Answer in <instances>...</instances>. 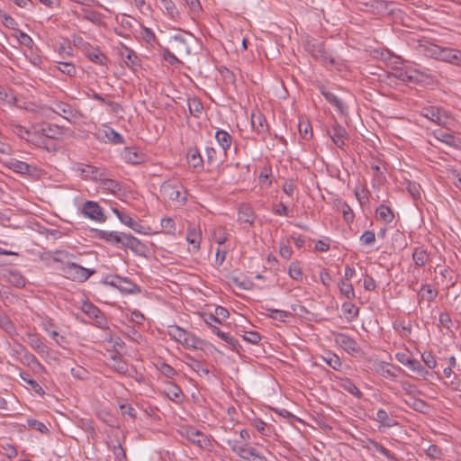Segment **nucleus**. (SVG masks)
<instances>
[{"mask_svg": "<svg viewBox=\"0 0 461 461\" xmlns=\"http://www.w3.org/2000/svg\"><path fill=\"white\" fill-rule=\"evenodd\" d=\"M98 237L120 248L130 249L137 254H142L145 249V246L138 239L124 232L99 230Z\"/></svg>", "mask_w": 461, "mask_h": 461, "instance_id": "obj_1", "label": "nucleus"}, {"mask_svg": "<svg viewBox=\"0 0 461 461\" xmlns=\"http://www.w3.org/2000/svg\"><path fill=\"white\" fill-rule=\"evenodd\" d=\"M425 54L435 59L446 61L455 65L461 64V50L450 48H443L436 44L429 43L424 46Z\"/></svg>", "mask_w": 461, "mask_h": 461, "instance_id": "obj_2", "label": "nucleus"}, {"mask_svg": "<svg viewBox=\"0 0 461 461\" xmlns=\"http://www.w3.org/2000/svg\"><path fill=\"white\" fill-rule=\"evenodd\" d=\"M203 106L202 103L196 98H190L186 93H180V95H175V113L186 114L188 110L189 113L197 117L203 111Z\"/></svg>", "mask_w": 461, "mask_h": 461, "instance_id": "obj_3", "label": "nucleus"}, {"mask_svg": "<svg viewBox=\"0 0 461 461\" xmlns=\"http://www.w3.org/2000/svg\"><path fill=\"white\" fill-rule=\"evenodd\" d=\"M175 33V64L182 63L179 58H185L191 53V45L194 42L192 33L183 30H176Z\"/></svg>", "mask_w": 461, "mask_h": 461, "instance_id": "obj_4", "label": "nucleus"}, {"mask_svg": "<svg viewBox=\"0 0 461 461\" xmlns=\"http://www.w3.org/2000/svg\"><path fill=\"white\" fill-rule=\"evenodd\" d=\"M59 269L65 277L78 283L86 282L96 272L95 269L84 267L73 261L61 266Z\"/></svg>", "mask_w": 461, "mask_h": 461, "instance_id": "obj_5", "label": "nucleus"}, {"mask_svg": "<svg viewBox=\"0 0 461 461\" xmlns=\"http://www.w3.org/2000/svg\"><path fill=\"white\" fill-rule=\"evenodd\" d=\"M175 430L183 438H186L188 441L193 444L198 446L201 448H206L210 446V440L203 432L194 428L185 425V424H176L175 422Z\"/></svg>", "mask_w": 461, "mask_h": 461, "instance_id": "obj_6", "label": "nucleus"}, {"mask_svg": "<svg viewBox=\"0 0 461 461\" xmlns=\"http://www.w3.org/2000/svg\"><path fill=\"white\" fill-rule=\"evenodd\" d=\"M335 342L353 357H359L363 353L358 343L347 334L338 333L335 335Z\"/></svg>", "mask_w": 461, "mask_h": 461, "instance_id": "obj_7", "label": "nucleus"}, {"mask_svg": "<svg viewBox=\"0 0 461 461\" xmlns=\"http://www.w3.org/2000/svg\"><path fill=\"white\" fill-rule=\"evenodd\" d=\"M420 113L422 116L440 126L446 125L449 119L447 111L438 106H426L422 108Z\"/></svg>", "mask_w": 461, "mask_h": 461, "instance_id": "obj_8", "label": "nucleus"}, {"mask_svg": "<svg viewBox=\"0 0 461 461\" xmlns=\"http://www.w3.org/2000/svg\"><path fill=\"white\" fill-rule=\"evenodd\" d=\"M104 284L118 288L126 294H132L136 291L137 285L126 277L119 276H108L104 279Z\"/></svg>", "mask_w": 461, "mask_h": 461, "instance_id": "obj_9", "label": "nucleus"}, {"mask_svg": "<svg viewBox=\"0 0 461 461\" xmlns=\"http://www.w3.org/2000/svg\"><path fill=\"white\" fill-rule=\"evenodd\" d=\"M175 341H177L185 348H197L200 340L185 330L175 324Z\"/></svg>", "mask_w": 461, "mask_h": 461, "instance_id": "obj_10", "label": "nucleus"}, {"mask_svg": "<svg viewBox=\"0 0 461 461\" xmlns=\"http://www.w3.org/2000/svg\"><path fill=\"white\" fill-rule=\"evenodd\" d=\"M327 133L331 138L333 143L342 149L345 145V140L348 138L346 129L341 126L337 121L327 128Z\"/></svg>", "mask_w": 461, "mask_h": 461, "instance_id": "obj_11", "label": "nucleus"}, {"mask_svg": "<svg viewBox=\"0 0 461 461\" xmlns=\"http://www.w3.org/2000/svg\"><path fill=\"white\" fill-rule=\"evenodd\" d=\"M82 212L91 220L102 222L105 221L103 209L98 203L87 201L83 204Z\"/></svg>", "mask_w": 461, "mask_h": 461, "instance_id": "obj_12", "label": "nucleus"}, {"mask_svg": "<svg viewBox=\"0 0 461 461\" xmlns=\"http://www.w3.org/2000/svg\"><path fill=\"white\" fill-rule=\"evenodd\" d=\"M5 166L15 173L21 175L32 176L36 170V167L14 158H8V160L5 162Z\"/></svg>", "mask_w": 461, "mask_h": 461, "instance_id": "obj_13", "label": "nucleus"}, {"mask_svg": "<svg viewBox=\"0 0 461 461\" xmlns=\"http://www.w3.org/2000/svg\"><path fill=\"white\" fill-rule=\"evenodd\" d=\"M375 371L384 378L395 380L398 374L402 371V369L398 366L391 365L386 362H380L377 364Z\"/></svg>", "mask_w": 461, "mask_h": 461, "instance_id": "obj_14", "label": "nucleus"}, {"mask_svg": "<svg viewBox=\"0 0 461 461\" xmlns=\"http://www.w3.org/2000/svg\"><path fill=\"white\" fill-rule=\"evenodd\" d=\"M77 171L80 172L82 177L91 178L95 181H99L102 176H104V171L97 167L92 165L81 164L77 167Z\"/></svg>", "mask_w": 461, "mask_h": 461, "instance_id": "obj_15", "label": "nucleus"}, {"mask_svg": "<svg viewBox=\"0 0 461 461\" xmlns=\"http://www.w3.org/2000/svg\"><path fill=\"white\" fill-rule=\"evenodd\" d=\"M185 158L189 167H193L197 172L203 170V158L196 147L188 149Z\"/></svg>", "mask_w": 461, "mask_h": 461, "instance_id": "obj_16", "label": "nucleus"}, {"mask_svg": "<svg viewBox=\"0 0 461 461\" xmlns=\"http://www.w3.org/2000/svg\"><path fill=\"white\" fill-rule=\"evenodd\" d=\"M97 139L109 141L113 144H122L124 142L122 136L111 127H104L96 133Z\"/></svg>", "mask_w": 461, "mask_h": 461, "instance_id": "obj_17", "label": "nucleus"}, {"mask_svg": "<svg viewBox=\"0 0 461 461\" xmlns=\"http://www.w3.org/2000/svg\"><path fill=\"white\" fill-rule=\"evenodd\" d=\"M252 129L258 134H266L268 131V124L262 113L259 111L251 113Z\"/></svg>", "mask_w": 461, "mask_h": 461, "instance_id": "obj_18", "label": "nucleus"}, {"mask_svg": "<svg viewBox=\"0 0 461 461\" xmlns=\"http://www.w3.org/2000/svg\"><path fill=\"white\" fill-rule=\"evenodd\" d=\"M27 343L40 355L49 354V348L43 342L42 338L38 334L27 332Z\"/></svg>", "mask_w": 461, "mask_h": 461, "instance_id": "obj_19", "label": "nucleus"}, {"mask_svg": "<svg viewBox=\"0 0 461 461\" xmlns=\"http://www.w3.org/2000/svg\"><path fill=\"white\" fill-rule=\"evenodd\" d=\"M120 54L125 64L133 70L139 67V58L134 50L122 45Z\"/></svg>", "mask_w": 461, "mask_h": 461, "instance_id": "obj_20", "label": "nucleus"}, {"mask_svg": "<svg viewBox=\"0 0 461 461\" xmlns=\"http://www.w3.org/2000/svg\"><path fill=\"white\" fill-rule=\"evenodd\" d=\"M185 240L191 246V248L188 249L190 252L194 253L199 250L202 240L200 230H197L195 228H189Z\"/></svg>", "mask_w": 461, "mask_h": 461, "instance_id": "obj_21", "label": "nucleus"}, {"mask_svg": "<svg viewBox=\"0 0 461 461\" xmlns=\"http://www.w3.org/2000/svg\"><path fill=\"white\" fill-rule=\"evenodd\" d=\"M113 211L117 215L122 223L127 225L137 232H142L140 230L142 228L141 225L137 221L132 219L128 213L121 212L117 208H113Z\"/></svg>", "mask_w": 461, "mask_h": 461, "instance_id": "obj_22", "label": "nucleus"}, {"mask_svg": "<svg viewBox=\"0 0 461 461\" xmlns=\"http://www.w3.org/2000/svg\"><path fill=\"white\" fill-rule=\"evenodd\" d=\"M231 450L235 452L240 458L249 460L251 455H255V447L247 445L240 446L237 442L228 441Z\"/></svg>", "mask_w": 461, "mask_h": 461, "instance_id": "obj_23", "label": "nucleus"}, {"mask_svg": "<svg viewBox=\"0 0 461 461\" xmlns=\"http://www.w3.org/2000/svg\"><path fill=\"white\" fill-rule=\"evenodd\" d=\"M321 95L325 97V99L331 104L333 105L334 107H336V109L341 113H346V106L344 105L343 102L338 98L333 93L330 92V91H327L325 90L324 88L321 89Z\"/></svg>", "mask_w": 461, "mask_h": 461, "instance_id": "obj_24", "label": "nucleus"}, {"mask_svg": "<svg viewBox=\"0 0 461 461\" xmlns=\"http://www.w3.org/2000/svg\"><path fill=\"white\" fill-rule=\"evenodd\" d=\"M52 111L63 118L69 120L74 116V111L70 104L63 102H59L55 104V107Z\"/></svg>", "mask_w": 461, "mask_h": 461, "instance_id": "obj_25", "label": "nucleus"}, {"mask_svg": "<svg viewBox=\"0 0 461 461\" xmlns=\"http://www.w3.org/2000/svg\"><path fill=\"white\" fill-rule=\"evenodd\" d=\"M215 139L224 151L230 149L232 138L228 131L224 130H218L215 133Z\"/></svg>", "mask_w": 461, "mask_h": 461, "instance_id": "obj_26", "label": "nucleus"}, {"mask_svg": "<svg viewBox=\"0 0 461 461\" xmlns=\"http://www.w3.org/2000/svg\"><path fill=\"white\" fill-rule=\"evenodd\" d=\"M0 327L10 336L16 335V328L10 318L0 311Z\"/></svg>", "mask_w": 461, "mask_h": 461, "instance_id": "obj_27", "label": "nucleus"}, {"mask_svg": "<svg viewBox=\"0 0 461 461\" xmlns=\"http://www.w3.org/2000/svg\"><path fill=\"white\" fill-rule=\"evenodd\" d=\"M404 402L411 409H413L414 411H419V412L424 413L427 411V410L429 408V405L425 401H423L421 399L415 398L413 396H410L408 399H405Z\"/></svg>", "mask_w": 461, "mask_h": 461, "instance_id": "obj_28", "label": "nucleus"}, {"mask_svg": "<svg viewBox=\"0 0 461 461\" xmlns=\"http://www.w3.org/2000/svg\"><path fill=\"white\" fill-rule=\"evenodd\" d=\"M375 212L377 218L386 223L392 222L394 218L392 209L384 204H381Z\"/></svg>", "mask_w": 461, "mask_h": 461, "instance_id": "obj_29", "label": "nucleus"}, {"mask_svg": "<svg viewBox=\"0 0 461 461\" xmlns=\"http://www.w3.org/2000/svg\"><path fill=\"white\" fill-rule=\"evenodd\" d=\"M340 386L343 390L356 396L358 399H361L363 397L362 392L349 378L343 379L340 383Z\"/></svg>", "mask_w": 461, "mask_h": 461, "instance_id": "obj_30", "label": "nucleus"}, {"mask_svg": "<svg viewBox=\"0 0 461 461\" xmlns=\"http://www.w3.org/2000/svg\"><path fill=\"white\" fill-rule=\"evenodd\" d=\"M438 295V291L430 285H423L419 292L420 300H426L428 302H432Z\"/></svg>", "mask_w": 461, "mask_h": 461, "instance_id": "obj_31", "label": "nucleus"}, {"mask_svg": "<svg viewBox=\"0 0 461 461\" xmlns=\"http://www.w3.org/2000/svg\"><path fill=\"white\" fill-rule=\"evenodd\" d=\"M18 347H19V350H17V352L23 354V360L22 361H23V363L24 365H27V366H30V365L41 366V364H40L39 360L37 359V357L32 353L28 351V349L23 345L19 344Z\"/></svg>", "mask_w": 461, "mask_h": 461, "instance_id": "obj_32", "label": "nucleus"}, {"mask_svg": "<svg viewBox=\"0 0 461 461\" xmlns=\"http://www.w3.org/2000/svg\"><path fill=\"white\" fill-rule=\"evenodd\" d=\"M156 366L162 375L164 382L170 384L171 382L169 381V379L173 377V367L162 360H158V363L156 364Z\"/></svg>", "mask_w": 461, "mask_h": 461, "instance_id": "obj_33", "label": "nucleus"}, {"mask_svg": "<svg viewBox=\"0 0 461 461\" xmlns=\"http://www.w3.org/2000/svg\"><path fill=\"white\" fill-rule=\"evenodd\" d=\"M122 156L127 162L131 164H138L142 160V154L131 148H125Z\"/></svg>", "mask_w": 461, "mask_h": 461, "instance_id": "obj_34", "label": "nucleus"}, {"mask_svg": "<svg viewBox=\"0 0 461 461\" xmlns=\"http://www.w3.org/2000/svg\"><path fill=\"white\" fill-rule=\"evenodd\" d=\"M412 259L417 267H423L429 260V254L426 250L416 248L412 253Z\"/></svg>", "mask_w": 461, "mask_h": 461, "instance_id": "obj_35", "label": "nucleus"}, {"mask_svg": "<svg viewBox=\"0 0 461 461\" xmlns=\"http://www.w3.org/2000/svg\"><path fill=\"white\" fill-rule=\"evenodd\" d=\"M323 361L334 370H339L342 363L340 358L334 353L328 352L322 356Z\"/></svg>", "mask_w": 461, "mask_h": 461, "instance_id": "obj_36", "label": "nucleus"}, {"mask_svg": "<svg viewBox=\"0 0 461 461\" xmlns=\"http://www.w3.org/2000/svg\"><path fill=\"white\" fill-rule=\"evenodd\" d=\"M407 367L412 372L416 373L418 375L423 377L424 379L429 375V372L420 363L419 360L412 358L411 363L407 366Z\"/></svg>", "mask_w": 461, "mask_h": 461, "instance_id": "obj_37", "label": "nucleus"}, {"mask_svg": "<svg viewBox=\"0 0 461 461\" xmlns=\"http://www.w3.org/2000/svg\"><path fill=\"white\" fill-rule=\"evenodd\" d=\"M21 379L31 386V388L38 394H44L42 387L38 384L37 381L32 379L28 373H20Z\"/></svg>", "mask_w": 461, "mask_h": 461, "instance_id": "obj_38", "label": "nucleus"}, {"mask_svg": "<svg viewBox=\"0 0 461 461\" xmlns=\"http://www.w3.org/2000/svg\"><path fill=\"white\" fill-rule=\"evenodd\" d=\"M99 181L101 182L102 187L104 189L108 190L113 194H116L117 192L121 191L120 184L113 179L102 176V179H99Z\"/></svg>", "mask_w": 461, "mask_h": 461, "instance_id": "obj_39", "label": "nucleus"}, {"mask_svg": "<svg viewBox=\"0 0 461 461\" xmlns=\"http://www.w3.org/2000/svg\"><path fill=\"white\" fill-rule=\"evenodd\" d=\"M73 258H75V256L67 251L56 250L53 252L52 259L54 262H59L61 263L62 266H65L70 263Z\"/></svg>", "mask_w": 461, "mask_h": 461, "instance_id": "obj_40", "label": "nucleus"}, {"mask_svg": "<svg viewBox=\"0 0 461 461\" xmlns=\"http://www.w3.org/2000/svg\"><path fill=\"white\" fill-rule=\"evenodd\" d=\"M267 312V316L277 320L280 321H285L286 318L290 317L292 314L289 312L282 311V310H276V309H271V308H266Z\"/></svg>", "mask_w": 461, "mask_h": 461, "instance_id": "obj_41", "label": "nucleus"}, {"mask_svg": "<svg viewBox=\"0 0 461 461\" xmlns=\"http://www.w3.org/2000/svg\"><path fill=\"white\" fill-rule=\"evenodd\" d=\"M86 57L94 63L99 65H104L106 59L104 54L98 49L88 50Z\"/></svg>", "mask_w": 461, "mask_h": 461, "instance_id": "obj_42", "label": "nucleus"}, {"mask_svg": "<svg viewBox=\"0 0 461 461\" xmlns=\"http://www.w3.org/2000/svg\"><path fill=\"white\" fill-rule=\"evenodd\" d=\"M302 138L309 140L312 137V128L309 121H300L298 124Z\"/></svg>", "mask_w": 461, "mask_h": 461, "instance_id": "obj_43", "label": "nucleus"}, {"mask_svg": "<svg viewBox=\"0 0 461 461\" xmlns=\"http://www.w3.org/2000/svg\"><path fill=\"white\" fill-rule=\"evenodd\" d=\"M375 420L385 427H392L394 425V422L389 418L387 411L384 409H379L376 411Z\"/></svg>", "mask_w": 461, "mask_h": 461, "instance_id": "obj_44", "label": "nucleus"}, {"mask_svg": "<svg viewBox=\"0 0 461 461\" xmlns=\"http://www.w3.org/2000/svg\"><path fill=\"white\" fill-rule=\"evenodd\" d=\"M288 275L295 281H301L303 279V270L297 262L291 263L288 269Z\"/></svg>", "mask_w": 461, "mask_h": 461, "instance_id": "obj_45", "label": "nucleus"}, {"mask_svg": "<svg viewBox=\"0 0 461 461\" xmlns=\"http://www.w3.org/2000/svg\"><path fill=\"white\" fill-rule=\"evenodd\" d=\"M308 50L311 51L312 55L317 59L320 56H321V53H324V42L317 41L313 43H309Z\"/></svg>", "mask_w": 461, "mask_h": 461, "instance_id": "obj_46", "label": "nucleus"}, {"mask_svg": "<svg viewBox=\"0 0 461 461\" xmlns=\"http://www.w3.org/2000/svg\"><path fill=\"white\" fill-rule=\"evenodd\" d=\"M370 444L372 445L373 448L375 451L381 453L382 455L386 456L388 459H390V460H396V457H395L394 454H393L390 450H388L386 447H384L380 443L371 439L370 440Z\"/></svg>", "mask_w": 461, "mask_h": 461, "instance_id": "obj_47", "label": "nucleus"}, {"mask_svg": "<svg viewBox=\"0 0 461 461\" xmlns=\"http://www.w3.org/2000/svg\"><path fill=\"white\" fill-rule=\"evenodd\" d=\"M58 69L68 77H75L77 74L75 65L69 62H59Z\"/></svg>", "mask_w": 461, "mask_h": 461, "instance_id": "obj_48", "label": "nucleus"}, {"mask_svg": "<svg viewBox=\"0 0 461 461\" xmlns=\"http://www.w3.org/2000/svg\"><path fill=\"white\" fill-rule=\"evenodd\" d=\"M255 217L250 208H245L239 212V221L251 225L254 222Z\"/></svg>", "mask_w": 461, "mask_h": 461, "instance_id": "obj_49", "label": "nucleus"}, {"mask_svg": "<svg viewBox=\"0 0 461 461\" xmlns=\"http://www.w3.org/2000/svg\"><path fill=\"white\" fill-rule=\"evenodd\" d=\"M340 293L348 299H353L355 297L354 288L350 283L342 280L339 283Z\"/></svg>", "mask_w": 461, "mask_h": 461, "instance_id": "obj_50", "label": "nucleus"}, {"mask_svg": "<svg viewBox=\"0 0 461 461\" xmlns=\"http://www.w3.org/2000/svg\"><path fill=\"white\" fill-rule=\"evenodd\" d=\"M39 131H41L44 136L53 139L59 133V128L49 123H44L41 126Z\"/></svg>", "mask_w": 461, "mask_h": 461, "instance_id": "obj_51", "label": "nucleus"}, {"mask_svg": "<svg viewBox=\"0 0 461 461\" xmlns=\"http://www.w3.org/2000/svg\"><path fill=\"white\" fill-rule=\"evenodd\" d=\"M82 12L84 13V19L86 21H89L91 23H94L95 24H98L102 21L101 14H99L96 11L93 10H87V9H82Z\"/></svg>", "mask_w": 461, "mask_h": 461, "instance_id": "obj_52", "label": "nucleus"}, {"mask_svg": "<svg viewBox=\"0 0 461 461\" xmlns=\"http://www.w3.org/2000/svg\"><path fill=\"white\" fill-rule=\"evenodd\" d=\"M187 191L183 186H180V190L176 189L175 191V204L178 206L185 205L187 201Z\"/></svg>", "mask_w": 461, "mask_h": 461, "instance_id": "obj_53", "label": "nucleus"}, {"mask_svg": "<svg viewBox=\"0 0 461 461\" xmlns=\"http://www.w3.org/2000/svg\"><path fill=\"white\" fill-rule=\"evenodd\" d=\"M339 204L341 205V211L345 221L348 223L352 222L355 215L351 207L346 202H339Z\"/></svg>", "mask_w": 461, "mask_h": 461, "instance_id": "obj_54", "label": "nucleus"}, {"mask_svg": "<svg viewBox=\"0 0 461 461\" xmlns=\"http://www.w3.org/2000/svg\"><path fill=\"white\" fill-rule=\"evenodd\" d=\"M232 283L243 290H250L253 286V283L245 277L240 279L239 276H234L232 277Z\"/></svg>", "mask_w": 461, "mask_h": 461, "instance_id": "obj_55", "label": "nucleus"}, {"mask_svg": "<svg viewBox=\"0 0 461 461\" xmlns=\"http://www.w3.org/2000/svg\"><path fill=\"white\" fill-rule=\"evenodd\" d=\"M342 310L346 314H348V318L349 317L352 319L358 315V308L350 302L344 303Z\"/></svg>", "mask_w": 461, "mask_h": 461, "instance_id": "obj_56", "label": "nucleus"}, {"mask_svg": "<svg viewBox=\"0 0 461 461\" xmlns=\"http://www.w3.org/2000/svg\"><path fill=\"white\" fill-rule=\"evenodd\" d=\"M83 311L91 319H95L97 317V315L102 312L93 303H85L83 306Z\"/></svg>", "mask_w": 461, "mask_h": 461, "instance_id": "obj_57", "label": "nucleus"}, {"mask_svg": "<svg viewBox=\"0 0 461 461\" xmlns=\"http://www.w3.org/2000/svg\"><path fill=\"white\" fill-rule=\"evenodd\" d=\"M421 358L429 369H434L437 366V360L431 352H424Z\"/></svg>", "mask_w": 461, "mask_h": 461, "instance_id": "obj_58", "label": "nucleus"}, {"mask_svg": "<svg viewBox=\"0 0 461 461\" xmlns=\"http://www.w3.org/2000/svg\"><path fill=\"white\" fill-rule=\"evenodd\" d=\"M9 281L17 287L25 285V279L17 272H10Z\"/></svg>", "mask_w": 461, "mask_h": 461, "instance_id": "obj_59", "label": "nucleus"}, {"mask_svg": "<svg viewBox=\"0 0 461 461\" xmlns=\"http://www.w3.org/2000/svg\"><path fill=\"white\" fill-rule=\"evenodd\" d=\"M360 241L364 245H372L375 241V234L373 230H366L361 236H360Z\"/></svg>", "mask_w": 461, "mask_h": 461, "instance_id": "obj_60", "label": "nucleus"}, {"mask_svg": "<svg viewBox=\"0 0 461 461\" xmlns=\"http://www.w3.org/2000/svg\"><path fill=\"white\" fill-rule=\"evenodd\" d=\"M243 339L252 344H258L261 340V336L257 331H246Z\"/></svg>", "mask_w": 461, "mask_h": 461, "instance_id": "obj_61", "label": "nucleus"}, {"mask_svg": "<svg viewBox=\"0 0 461 461\" xmlns=\"http://www.w3.org/2000/svg\"><path fill=\"white\" fill-rule=\"evenodd\" d=\"M28 425L33 429H36L41 433H47L49 431L47 426L38 420H29Z\"/></svg>", "mask_w": 461, "mask_h": 461, "instance_id": "obj_62", "label": "nucleus"}, {"mask_svg": "<svg viewBox=\"0 0 461 461\" xmlns=\"http://www.w3.org/2000/svg\"><path fill=\"white\" fill-rule=\"evenodd\" d=\"M120 410L123 416L128 415L131 419L136 418V415H137L136 410L131 404L122 403L120 405Z\"/></svg>", "mask_w": 461, "mask_h": 461, "instance_id": "obj_63", "label": "nucleus"}, {"mask_svg": "<svg viewBox=\"0 0 461 461\" xmlns=\"http://www.w3.org/2000/svg\"><path fill=\"white\" fill-rule=\"evenodd\" d=\"M19 42L26 47H32L33 44L32 39L25 32L22 31H18V34L16 35Z\"/></svg>", "mask_w": 461, "mask_h": 461, "instance_id": "obj_64", "label": "nucleus"}]
</instances>
